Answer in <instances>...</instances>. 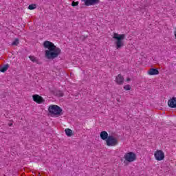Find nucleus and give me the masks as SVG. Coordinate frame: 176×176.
I'll use <instances>...</instances> for the list:
<instances>
[{"label":"nucleus","instance_id":"f257e3e1","mask_svg":"<svg viewBox=\"0 0 176 176\" xmlns=\"http://www.w3.org/2000/svg\"><path fill=\"white\" fill-rule=\"evenodd\" d=\"M44 49H47L45 51V57L48 60H54L61 54V49L58 47L52 41H45L43 43Z\"/></svg>","mask_w":176,"mask_h":176},{"label":"nucleus","instance_id":"f03ea898","mask_svg":"<svg viewBox=\"0 0 176 176\" xmlns=\"http://www.w3.org/2000/svg\"><path fill=\"white\" fill-rule=\"evenodd\" d=\"M124 38H126V34H119L118 33H114L113 36V39H115V45L117 50L122 49L124 46Z\"/></svg>","mask_w":176,"mask_h":176},{"label":"nucleus","instance_id":"7ed1b4c3","mask_svg":"<svg viewBox=\"0 0 176 176\" xmlns=\"http://www.w3.org/2000/svg\"><path fill=\"white\" fill-rule=\"evenodd\" d=\"M48 111L50 113H52V115L60 116V115H61V112H63V109H61L60 106L52 104L49 107Z\"/></svg>","mask_w":176,"mask_h":176},{"label":"nucleus","instance_id":"20e7f679","mask_svg":"<svg viewBox=\"0 0 176 176\" xmlns=\"http://www.w3.org/2000/svg\"><path fill=\"white\" fill-rule=\"evenodd\" d=\"M106 144L107 146H116L118 145V139L114 138L113 135H109L106 140Z\"/></svg>","mask_w":176,"mask_h":176},{"label":"nucleus","instance_id":"39448f33","mask_svg":"<svg viewBox=\"0 0 176 176\" xmlns=\"http://www.w3.org/2000/svg\"><path fill=\"white\" fill-rule=\"evenodd\" d=\"M124 159L129 163H131L132 162L137 160V155H135V153L133 152L126 153L124 156Z\"/></svg>","mask_w":176,"mask_h":176},{"label":"nucleus","instance_id":"423d86ee","mask_svg":"<svg viewBox=\"0 0 176 176\" xmlns=\"http://www.w3.org/2000/svg\"><path fill=\"white\" fill-rule=\"evenodd\" d=\"M154 156L158 162H161V160H164V153L162 150H157L155 153Z\"/></svg>","mask_w":176,"mask_h":176},{"label":"nucleus","instance_id":"0eeeda50","mask_svg":"<svg viewBox=\"0 0 176 176\" xmlns=\"http://www.w3.org/2000/svg\"><path fill=\"white\" fill-rule=\"evenodd\" d=\"M33 100L36 102L37 104H42L43 102H45V99H43V98H42V96H39V95H33Z\"/></svg>","mask_w":176,"mask_h":176},{"label":"nucleus","instance_id":"6e6552de","mask_svg":"<svg viewBox=\"0 0 176 176\" xmlns=\"http://www.w3.org/2000/svg\"><path fill=\"white\" fill-rule=\"evenodd\" d=\"M86 6H91L100 3V0H84Z\"/></svg>","mask_w":176,"mask_h":176},{"label":"nucleus","instance_id":"1a4fd4ad","mask_svg":"<svg viewBox=\"0 0 176 176\" xmlns=\"http://www.w3.org/2000/svg\"><path fill=\"white\" fill-rule=\"evenodd\" d=\"M169 108H176V98L173 97L168 101Z\"/></svg>","mask_w":176,"mask_h":176},{"label":"nucleus","instance_id":"9d476101","mask_svg":"<svg viewBox=\"0 0 176 176\" xmlns=\"http://www.w3.org/2000/svg\"><path fill=\"white\" fill-rule=\"evenodd\" d=\"M124 78L122 77V74H118L116 78V82L118 85H123Z\"/></svg>","mask_w":176,"mask_h":176},{"label":"nucleus","instance_id":"9b49d317","mask_svg":"<svg viewBox=\"0 0 176 176\" xmlns=\"http://www.w3.org/2000/svg\"><path fill=\"white\" fill-rule=\"evenodd\" d=\"M100 135L101 140H103V141H107V140L109 138L108 135V132L105 131H102Z\"/></svg>","mask_w":176,"mask_h":176},{"label":"nucleus","instance_id":"f8f14e48","mask_svg":"<svg viewBox=\"0 0 176 176\" xmlns=\"http://www.w3.org/2000/svg\"><path fill=\"white\" fill-rule=\"evenodd\" d=\"M29 58L32 61V63H36V64H38L39 65L42 64V62L39 61V59L34 56H30Z\"/></svg>","mask_w":176,"mask_h":176},{"label":"nucleus","instance_id":"ddd939ff","mask_svg":"<svg viewBox=\"0 0 176 176\" xmlns=\"http://www.w3.org/2000/svg\"><path fill=\"white\" fill-rule=\"evenodd\" d=\"M148 75H159V70L157 69L151 68L148 72Z\"/></svg>","mask_w":176,"mask_h":176},{"label":"nucleus","instance_id":"4468645a","mask_svg":"<svg viewBox=\"0 0 176 176\" xmlns=\"http://www.w3.org/2000/svg\"><path fill=\"white\" fill-rule=\"evenodd\" d=\"M9 64L7 65H4L3 67H1L0 69V72H6V71H8V69H9Z\"/></svg>","mask_w":176,"mask_h":176},{"label":"nucleus","instance_id":"2eb2a0df","mask_svg":"<svg viewBox=\"0 0 176 176\" xmlns=\"http://www.w3.org/2000/svg\"><path fill=\"white\" fill-rule=\"evenodd\" d=\"M65 132L66 133V135H67V137H71L72 135V130L69 129H66L65 130Z\"/></svg>","mask_w":176,"mask_h":176},{"label":"nucleus","instance_id":"dca6fc26","mask_svg":"<svg viewBox=\"0 0 176 176\" xmlns=\"http://www.w3.org/2000/svg\"><path fill=\"white\" fill-rule=\"evenodd\" d=\"M28 9L30 10H34V9H36V4H30L29 6H28Z\"/></svg>","mask_w":176,"mask_h":176},{"label":"nucleus","instance_id":"f3484780","mask_svg":"<svg viewBox=\"0 0 176 176\" xmlns=\"http://www.w3.org/2000/svg\"><path fill=\"white\" fill-rule=\"evenodd\" d=\"M19 45V38H15L14 41L12 43V46H17Z\"/></svg>","mask_w":176,"mask_h":176},{"label":"nucleus","instance_id":"a211bd4d","mask_svg":"<svg viewBox=\"0 0 176 176\" xmlns=\"http://www.w3.org/2000/svg\"><path fill=\"white\" fill-rule=\"evenodd\" d=\"M57 97H63L64 96V93L62 91H56Z\"/></svg>","mask_w":176,"mask_h":176},{"label":"nucleus","instance_id":"6ab92c4d","mask_svg":"<svg viewBox=\"0 0 176 176\" xmlns=\"http://www.w3.org/2000/svg\"><path fill=\"white\" fill-rule=\"evenodd\" d=\"M131 86H130V85H126L124 86V90H131Z\"/></svg>","mask_w":176,"mask_h":176},{"label":"nucleus","instance_id":"aec40b11","mask_svg":"<svg viewBox=\"0 0 176 176\" xmlns=\"http://www.w3.org/2000/svg\"><path fill=\"white\" fill-rule=\"evenodd\" d=\"M78 5H79V1H72V6L73 7L78 6Z\"/></svg>","mask_w":176,"mask_h":176},{"label":"nucleus","instance_id":"412c9836","mask_svg":"<svg viewBox=\"0 0 176 176\" xmlns=\"http://www.w3.org/2000/svg\"><path fill=\"white\" fill-rule=\"evenodd\" d=\"M130 80H131V79L130 78H126V82H130Z\"/></svg>","mask_w":176,"mask_h":176},{"label":"nucleus","instance_id":"4be33fe9","mask_svg":"<svg viewBox=\"0 0 176 176\" xmlns=\"http://www.w3.org/2000/svg\"><path fill=\"white\" fill-rule=\"evenodd\" d=\"M8 126H9L10 127H11V126H13V123H10V124H8Z\"/></svg>","mask_w":176,"mask_h":176},{"label":"nucleus","instance_id":"5701e85b","mask_svg":"<svg viewBox=\"0 0 176 176\" xmlns=\"http://www.w3.org/2000/svg\"><path fill=\"white\" fill-rule=\"evenodd\" d=\"M174 34H175V36L176 38V30L174 32Z\"/></svg>","mask_w":176,"mask_h":176}]
</instances>
